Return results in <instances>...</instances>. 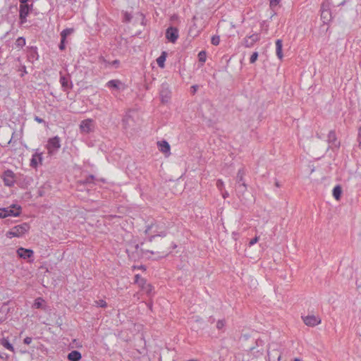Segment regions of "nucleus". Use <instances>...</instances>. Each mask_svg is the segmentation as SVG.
<instances>
[{
	"instance_id": "nucleus-1",
	"label": "nucleus",
	"mask_w": 361,
	"mask_h": 361,
	"mask_svg": "<svg viewBox=\"0 0 361 361\" xmlns=\"http://www.w3.org/2000/svg\"><path fill=\"white\" fill-rule=\"evenodd\" d=\"M30 226L27 223H23L13 227L10 231H8L6 235L7 238H13V237H20L26 232H27L30 229Z\"/></svg>"
},
{
	"instance_id": "nucleus-2",
	"label": "nucleus",
	"mask_w": 361,
	"mask_h": 361,
	"mask_svg": "<svg viewBox=\"0 0 361 361\" xmlns=\"http://www.w3.org/2000/svg\"><path fill=\"white\" fill-rule=\"evenodd\" d=\"M245 175V171L244 168H241L238 170L236 176V190L238 195L240 197L247 190V185L244 181V176Z\"/></svg>"
},
{
	"instance_id": "nucleus-3",
	"label": "nucleus",
	"mask_w": 361,
	"mask_h": 361,
	"mask_svg": "<svg viewBox=\"0 0 361 361\" xmlns=\"http://www.w3.org/2000/svg\"><path fill=\"white\" fill-rule=\"evenodd\" d=\"M21 207H16V204H12L11 207L0 208V218L4 219L7 216H18L20 214Z\"/></svg>"
},
{
	"instance_id": "nucleus-4",
	"label": "nucleus",
	"mask_w": 361,
	"mask_h": 361,
	"mask_svg": "<svg viewBox=\"0 0 361 361\" xmlns=\"http://www.w3.org/2000/svg\"><path fill=\"white\" fill-rule=\"evenodd\" d=\"M140 250L143 254L150 253V254H154V252L149 250H142L140 248V245L138 244H135V245L130 247L126 249V252L129 257V258L136 260L139 257L140 255L138 253V251Z\"/></svg>"
},
{
	"instance_id": "nucleus-5",
	"label": "nucleus",
	"mask_w": 361,
	"mask_h": 361,
	"mask_svg": "<svg viewBox=\"0 0 361 361\" xmlns=\"http://www.w3.org/2000/svg\"><path fill=\"white\" fill-rule=\"evenodd\" d=\"M32 9V4L29 5L27 3L20 4L19 18L20 23L24 24L27 21V16Z\"/></svg>"
},
{
	"instance_id": "nucleus-6",
	"label": "nucleus",
	"mask_w": 361,
	"mask_h": 361,
	"mask_svg": "<svg viewBox=\"0 0 361 361\" xmlns=\"http://www.w3.org/2000/svg\"><path fill=\"white\" fill-rule=\"evenodd\" d=\"M327 142L329 143V148L332 149L334 148L338 149L341 146V142L338 140L334 130H331L329 132L327 135Z\"/></svg>"
},
{
	"instance_id": "nucleus-7",
	"label": "nucleus",
	"mask_w": 361,
	"mask_h": 361,
	"mask_svg": "<svg viewBox=\"0 0 361 361\" xmlns=\"http://www.w3.org/2000/svg\"><path fill=\"white\" fill-rule=\"evenodd\" d=\"M61 140L59 136L49 138L47 145V148L49 154L58 150L61 147Z\"/></svg>"
},
{
	"instance_id": "nucleus-8",
	"label": "nucleus",
	"mask_w": 361,
	"mask_h": 361,
	"mask_svg": "<svg viewBox=\"0 0 361 361\" xmlns=\"http://www.w3.org/2000/svg\"><path fill=\"white\" fill-rule=\"evenodd\" d=\"M302 319L305 325L308 326H315L321 323V318L314 314L302 316Z\"/></svg>"
},
{
	"instance_id": "nucleus-9",
	"label": "nucleus",
	"mask_w": 361,
	"mask_h": 361,
	"mask_svg": "<svg viewBox=\"0 0 361 361\" xmlns=\"http://www.w3.org/2000/svg\"><path fill=\"white\" fill-rule=\"evenodd\" d=\"M2 178L4 185L8 187L13 186L16 182L15 173L11 170L9 169L4 172L2 175Z\"/></svg>"
},
{
	"instance_id": "nucleus-10",
	"label": "nucleus",
	"mask_w": 361,
	"mask_h": 361,
	"mask_svg": "<svg viewBox=\"0 0 361 361\" xmlns=\"http://www.w3.org/2000/svg\"><path fill=\"white\" fill-rule=\"evenodd\" d=\"M166 38L174 43L178 38V30L175 27H169L166 30Z\"/></svg>"
},
{
	"instance_id": "nucleus-11",
	"label": "nucleus",
	"mask_w": 361,
	"mask_h": 361,
	"mask_svg": "<svg viewBox=\"0 0 361 361\" xmlns=\"http://www.w3.org/2000/svg\"><path fill=\"white\" fill-rule=\"evenodd\" d=\"M42 154L43 153L39 152V149H36L35 153L32 155L30 160V166L37 168L39 164H42L43 159Z\"/></svg>"
},
{
	"instance_id": "nucleus-12",
	"label": "nucleus",
	"mask_w": 361,
	"mask_h": 361,
	"mask_svg": "<svg viewBox=\"0 0 361 361\" xmlns=\"http://www.w3.org/2000/svg\"><path fill=\"white\" fill-rule=\"evenodd\" d=\"M259 40V35L258 34H252V35L244 38L243 45L245 47L250 48Z\"/></svg>"
},
{
	"instance_id": "nucleus-13",
	"label": "nucleus",
	"mask_w": 361,
	"mask_h": 361,
	"mask_svg": "<svg viewBox=\"0 0 361 361\" xmlns=\"http://www.w3.org/2000/svg\"><path fill=\"white\" fill-rule=\"evenodd\" d=\"M93 120L87 118L82 121L80 124V129L82 133H89L92 130Z\"/></svg>"
},
{
	"instance_id": "nucleus-14",
	"label": "nucleus",
	"mask_w": 361,
	"mask_h": 361,
	"mask_svg": "<svg viewBox=\"0 0 361 361\" xmlns=\"http://www.w3.org/2000/svg\"><path fill=\"white\" fill-rule=\"evenodd\" d=\"M323 4L321 8V18L324 23H328L331 20V13L329 8H325Z\"/></svg>"
},
{
	"instance_id": "nucleus-15",
	"label": "nucleus",
	"mask_w": 361,
	"mask_h": 361,
	"mask_svg": "<svg viewBox=\"0 0 361 361\" xmlns=\"http://www.w3.org/2000/svg\"><path fill=\"white\" fill-rule=\"evenodd\" d=\"M17 254L19 256V257L23 258L24 259H29V258L33 257L34 252L32 250H30V249L19 247L17 250Z\"/></svg>"
},
{
	"instance_id": "nucleus-16",
	"label": "nucleus",
	"mask_w": 361,
	"mask_h": 361,
	"mask_svg": "<svg viewBox=\"0 0 361 361\" xmlns=\"http://www.w3.org/2000/svg\"><path fill=\"white\" fill-rule=\"evenodd\" d=\"M10 308L7 304H4L0 307V322H3L6 320Z\"/></svg>"
},
{
	"instance_id": "nucleus-17",
	"label": "nucleus",
	"mask_w": 361,
	"mask_h": 361,
	"mask_svg": "<svg viewBox=\"0 0 361 361\" xmlns=\"http://www.w3.org/2000/svg\"><path fill=\"white\" fill-rule=\"evenodd\" d=\"M123 83L119 80H111L106 82V86L111 89L119 90Z\"/></svg>"
},
{
	"instance_id": "nucleus-18",
	"label": "nucleus",
	"mask_w": 361,
	"mask_h": 361,
	"mask_svg": "<svg viewBox=\"0 0 361 361\" xmlns=\"http://www.w3.org/2000/svg\"><path fill=\"white\" fill-rule=\"evenodd\" d=\"M60 83L61 85V87L63 90V91H66L68 89L72 88V84H69V80L68 78H67L65 75H63L61 74L60 77Z\"/></svg>"
},
{
	"instance_id": "nucleus-19",
	"label": "nucleus",
	"mask_w": 361,
	"mask_h": 361,
	"mask_svg": "<svg viewBox=\"0 0 361 361\" xmlns=\"http://www.w3.org/2000/svg\"><path fill=\"white\" fill-rule=\"evenodd\" d=\"M67 357L70 361H80L82 356L79 351L72 350L70 353H68Z\"/></svg>"
},
{
	"instance_id": "nucleus-20",
	"label": "nucleus",
	"mask_w": 361,
	"mask_h": 361,
	"mask_svg": "<svg viewBox=\"0 0 361 361\" xmlns=\"http://www.w3.org/2000/svg\"><path fill=\"white\" fill-rule=\"evenodd\" d=\"M157 145L159 146V150L163 153H167L170 151V145L168 142L163 140L161 142H158Z\"/></svg>"
},
{
	"instance_id": "nucleus-21",
	"label": "nucleus",
	"mask_w": 361,
	"mask_h": 361,
	"mask_svg": "<svg viewBox=\"0 0 361 361\" xmlns=\"http://www.w3.org/2000/svg\"><path fill=\"white\" fill-rule=\"evenodd\" d=\"M282 47H283L282 40L280 39H277L276 41V53L279 59H282V58H283Z\"/></svg>"
},
{
	"instance_id": "nucleus-22",
	"label": "nucleus",
	"mask_w": 361,
	"mask_h": 361,
	"mask_svg": "<svg viewBox=\"0 0 361 361\" xmlns=\"http://www.w3.org/2000/svg\"><path fill=\"white\" fill-rule=\"evenodd\" d=\"M27 56L30 59H32L33 61L37 60L39 58V55L37 53V47H30V49L28 50Z\"/></svg>"
},
{
	"instance_id": "nucleus-23",
	"label": "nucleus",
	"mask_w": 361,
	"mask_h": 361,
	"mask_svg": "<svg viewBox=\"0 0 361 361\" xmlns=\"http://www.w3.org/2000/svg\"><path fill=\"white\" fill-rule=\"evenodd\" d=\"M167 56L166 51H162L161 55L157 59V63L159 66V67L163 68L165 66V61Z\"/></svg>"
},
{
	"instance_id": "nucleus-24",
	"label": "nucleus",
	"mask_w": 361,
	"mask_h": 361,
	"mask_svg": "<svg viewBox=\"0 0 361 361\" xmlns=\"http://www.w3.org/2000/svg\"><path fill=\"white\" fill-rule=\"evenodd\" d=\"M160 97H161V102L163 103H166L169 102V100L171 98V93L167 89L162 90L160 92Z\"/></svg>"
},
{
	"instance_id": "nucleus-25",
	"label": "nucleus",
	"mask_w": 361,
	"mask_h": 361,
	"mask_svg": "<svg viewBox=\"0 0 361 361\" xmlns=\"http://www.w3.org/2000/svg\"><path fill=\"white\" fill-rule=\"evenodd\" d=\"M135 283L137 284L142 289L145 288V285H147V281L145 279L142 278L140 274H136L135 276Z\"/></svg>"
},
{
	"instance_id": "nucleus-26",
	"label": "nucleus",
	"mask_w": 361,
	"mask_h": 361,
	"mask_svg": "<svg viewBox=\"0 0 361 361\" xmlns=\"http://www.w3.org/2000/svg\"><path fill=\"white\" fill-rule=\"evenodd\" d=\"M281 0H270L269 1V7L271 10L273 11L272 16L276 13L277 8L280 6V3Z\"/></svg>"
},
{
	"instance_id": "nucleus-27",
	"label": "nucleus",
	"mask_w": 361,
	"mask_h": 361,
	"mask_svg": "<svg viewBox=\"0 0 361 361\" xmlns=\"http://www.w3.org/2000/svg\"><path fill=\"white\" fill-rule=\"evenodd\" d=\"M332 194H333L334 197L336 200H339L341 199V194H342L341 187L339 185H337L336 186H335L333 189Z\"/></svg>"
},
{
	"instance_id": "nucleus-28",
	"label": "nucleus",
	"mask_w": 361,
	"mask_h": 361,
	"mask_svg": "<svg viewBox=\"0 0 361 361\" xmlns=\"http://www.w3.org/2000/svg\"><path fill=\"white\" fill-rule=\"evenodd\" d=\"M44 300L42 298H37L35 300L33 307L36 309L45 310V305H44Z\"/></svg>"
},
{
	"instance_id": "nucleus-29",
	"label": "nucleus",
	"mask_w": 361,
	"mask_h": 361,
	"mask_svg": "<svg viewBox=\"0 0 361 361\" xmlns=\"http://www.w3.org/2000/svg\"><path fill=\"white\" fill-rule=\"evenodd\" d=\"M74 30L73 28H66L61 31V38L66 40V37L71 35Z\"/></svg>"
},
{
	"instance_id": "nucleus-30",
	"label": "nucleus",
	"mask_w": 361,
	"mask_h": 361,
	"mask_svg": "<svg viewBox=\"0 0 361 361\" xmlns=\"http://www.w3.org/2000/svg\"><path fill=\"white\" fill-rule=\"evenodd\" d=\"M95 178L93 175L87 176L85 179L80 180V183L82 185L93 183Z\"/></svg>"
},
{
	"instance_id": "nucleus-31",
	"label": "nucleus",
	"mask_w": 361,
	"mask_h": 361,
	"mask_svg": "<svg viewBox=\"0 0 361 361\" xmlns=\"http://www.w3.org/2000/svg\"><path fill=\"white\" fill-rule=\"evenodd\" d=\"M69 346L71 348H79L82 346V340H72V342L69 343Z\"/></svg>"
},
{
	"instance_id": "nucleus-32",
	"label": "nucleus",
	"mask_w": 361,
	"mask_h": 361,
	"mask_svg": "<svg viewBox=\"0 0 361 361\" xmlns=\"http://www.w3.org/2000/svg\"><path fill=\"white\" fill-rule=\"evenodd\" d=\"M16 47L18 48H22L25 45V39L23 37H19L15 42Z\"/></svg>"
},
{
	"instance_id": "nucleus-33",
	"label": "nucleus",
	"mask_w": 361,
	"mask_h": 361,
	"mask_svg": "<svg viewBox=\"0 0 361 361\" xmlns=\"http://www.w3.org/2000/svg\"><path fill=\"white\" fill-rule=\"evenodd\" d=\"M123 21L125 22V23L130 22V20L133 18V16L130 13H128L127 11L123 12Z\"/></svg>"
},
{
	"instance_id": "nucleus-34",
	"label": "nucleus",
	"mask_w": 361,
	"mask_h": 361,
	"mask_svg": "<svg viewBox=\"0 0 361 361\" xmlns=\"http://www.w3.org/2000/svg\"><path fill=\"white\" fill-rule=\"evenodd\" d=\"M198 59L200 62L204 63L207 59V53L205 51H201L198 54Z\"/></svg>"
},
{
	"instance_id": "nucleus-35",
	"label": "nucleus",
	"mask_w": 361,
	"mask_h": 361,
	"mask_svg": "<svg viewBox=\"0 0 361 361\" xmlns=\"http://www.w3.org/2000/svg\"><path fill=\"white\" fill-rule=\"evenodd\" d=\"M1 343L7 349L13 351V347L12 344L8 342V340H1Z\"/></svg>"
},
{
	"instance_id": "nucleus-36",
	"label": "nucleus",
	"mask_w": 361,
	"mask_h": 361,
	"mask_svg": "<svg viewBox=\"0 0 361 361\" xmlns=\"http://www.w3.org/2000/svg\"><path fill=\"white\" fill-rule=\"evenodd\" d=\"M211 42L213 45L217 46L220 43V37L219 36H213L211 39Z\"/></svg>"
},
{
	"instance_id": "nucleus-37",
	"label": "nucleus",
	"mask_w": 361,
	"mask_h": 361,
	"mask_svg": "<svg viewBox=\"0 0 361 361\" xmlns=\"http://www.w3.org/2000/svg\"><path fill=\"white\" fill-rule=\"evenodd\" d=\"M94 302L97 307H106L107 306L106 302L104 300H96Z\"/></svg>"
},
{
	"instance_id": "nucleus-38",
	"label": "nucleus",
	"mask_w": 361,
	"mask_h": 361,
	"mask_svg": "<svg viewBox=\"0 0 361 361\" xmlns=\"http://www.w3.org/2000/svg\"><path fill=\"white\" fill-rule=\"evenodd\" d=\"M257 58H258V52L257 51L253 52L250 58V63H254L257 60Z\"/></svg>"
},
{
	"instance_id": "nucleus-39",
	"label": "nucleus",
	"mask_w": 361,
	"mask_h": 361,
	"mask_svg": "<svg viewBox=\"0 0 361 361\" xmlns=\"http://www.w3.org/2000/svg\"><path fill=\"white\" fill-rule=\"evenodd\" d=\"M357 141L358 142L359 148L361 149V126L358 128Z\"/></svg>"
},
{
	"instance_id": "nucleus-40",
	"label": "nucleus",
	"mask_w": 361,
	"mask_h": 361,
	"mask_svg": "<svg viewBox=\"0 0 361 361\" xmlns=\"http://www.w3.org/2000/svg\"><path fill=\"white\" fill-rule=\"evenodd\" d=\"M225 326V320H219L216 323V328L218 329H222Z\"/></svg>"
},
{
	"instance_id": "nucleus-41",
	"label": "nucleus",
	"mask_w": 361,
	"mask_h": 361,
	"mask_svg": "<svg viewBox=\"0 0 361 361\" xmlns=\"http://www.w3.org/2000/svg\"><path fill=\"white\" fill-rule=\"evenodd\" d=\"M166 232H161L160 234H159L158 235L159 236H162V237H164L166 236ZM157 235H151L149 238H148V241L149 242H152L153 240L154 239V238L157 236Z\"/></svg>"
},
{
	"instance_id": "nucleus-42",
	"label": "nucleus",
	"mask_w": 361,
	"mask_h": 361,
	"mask_svg": "<svg viewBox=\"0 0 361 361\" xmlns=\"http://www.w3.org/2000/svg\"><path fill=\"white\" fill-rule=\"evenodd\" d=\"M143 290H145L148 295H150L152 290V286L150 284L147 283V285H145V288Z\"/></svg>"
},
{
	"instance_id": "nucleus-43",
	"label": "nucleus",
	"mask_w": 361,
	"mask_h": 361,
	"mask_svg": "<svg viewBox=\"0 0 361 361\" xmlns=\"http://www.w3.org/2000/svg\"><path fill=\"white\" fill-rule=\"evenodd\" d=\"M60 50H64L66 49V40L61 38V42L59 45Z\"/></svg>"
},
{
	"instance_id": "nucleus-44",
	"label": "nucleus",
	"mask_w": 361,
	"mask_h": 361,
	"mask_svg": "<svg viewBox=\"0 0 361 361\" xmlns=\"http://www.w3.org/2000/svg\"><path fill=\"white\" fill-rule=\"evenodd\" d=\"M224 182L221 180V179H219L217 181H216V187L220 190H221L222 188H224Z\"/></svg>"
},
{
	"instance_id": "nucleus-45",
	"label": "nucleus",
	"mask_w": 361,
	"mask_h": 361,
	"mask_svg": "<svg viewBox=\"0 0 361 361\" xmlns=\"http://www.w3.org/2000/svg\"><path fill=\"white\" fill-rule=\"evenodd\" d=\"M258 240H259V237H257V236L255 237L250 241L249 245L252 246V245H255V243H257L258 242Z\"/></svg>"
},
{
	"instance_id": "nucleus-46",
	"label": "nucleus",
	"mask_w": 361,
	"mask_h": 361,
	"mask_svg": "<svg viewBox=\"0 0 361 361\" xmlns=\"http://www.w3.org/2000/svg\"><path fill=\"white\" fill-rule=\"evenodd\" d=\"M157 252L159 254H161V255L159 256V257H164L168 255L169 251L168 250H162V251H158Z\"/></svg>"
},
{
	"instance_id": "nucleus-47",
	"label": "nucleus",
	"mask_w": 361,
	"mask_h": 361,
	"mask_svg": "<svg viewBox=\"0 0 361 361\" xmlns=\"http://www.w3.org/2000/svg\"><path fill=\"white\" fill-rule=\"evenodd\" d=\"M109 64H111V66H115L116 68H118L119 64H120V61L117 59L113 61L111 63H109Z\"/></svg>"
},
{
	"instance_id": "nucleus-48",
	"label": "nucleus",
	"mask_w": 361,
	"mask_h": 361,
	"mask_svg": "<svg viewBox=\"0 0 361 361\" xmlns=\"http://www.w3.org/2000/svg\"><path fill=\"white\" fill-rule=\"evenodd\" d=\"M130 117L128 116H125L123 120H122V122H123V124L126 126L128 123V121L130 120Z\"/></svg>"
},
{
	"instance_id": "nucleus-49",
	"label": "nucleus",
	"mask_w": 361,
	"mask_h": 361,
	"mask_svg": "<svg viewBox=\"0 0 361 361\" xmlns=\"http://www.w3.org/2000/svg\"><path fill=\"white\" fill-rule=\"evenodd\" d=\"M35 121H37V123H44V119L38 117V116H35Z\"/></svg>"
},
{
	"instance_id": "nucleus-50",
	"label": "nucleus",
	"mask_w": 361,
	"mask_h": 361,
	"mask_svg": "<svg viewBox=\"0 0 361 361\" xmlns=\"http://www.w3.org/2000/svg\"><path fill=\"white\" fill-rule=\"evenodd\" d=\"M152 224H151V225H148V226L146 227V229H145V234H147V233L149 232V231L152 229Z\"/></svg>"
},
{
	"instance_id": "nucleus-51",
	"label": "nucleus",
	"mask_w": 361,
	"mask_h": 361,
	"mask_svg": "<svg viewBox=\"0 0 361 361\" xmlns=\"http://www.w3.org/2000/svg\"><path fill=\"white\" fill-rule=\"evenodd\" d=\"M331 4L334 5V0H331ZM344 4H345V0H341V2L337 4V6L343 5Z\"/></svg>"
},
{
	"instance_id": "nucleus-52",
	"label": "nucleus",
	"mask_w": 361,
	"mask_h": 361,
	"mask_svg": "<svg viewBox=\"0 0 361 361\" xmlns=\"http://www.w3.org/2000/svg\"><path fill=\"white\" fill-rule=\"evenodd\" d=\"M7 360V356H4L0 354V361H6Z\"/></svg>"
},
{
	"instance_id": "nucleus-53",
	"label": "nucleus",
	"mask_w": 361,
	"mask_h": 361,
	"mask_svg": "<svg viewBox=\"0 0 361 361\" xmlns=\"http://www.w3.org/2000/svg\"><path fill=\"white\" fill-rule=\"evenodd\" d=\"M228 195H228V192H226H226H224L222 194V196H223L224 199H226V197H228Z\"/></svg>"
},
{
	"instance_id": "nucleus-54",
	"label": "nucleus",
	"mask_w": 361,
	"mask_h": 361,
	"mask_svg": "<svg viewBox=\"0 0 361 361\" xmlns=\"http://www.w3.org/2000/svg\"><path fill=\"white\" fill-rule=\"evenodd\" d=\"M31 341H32V340H27V339L23 340L24 343H25L27 345L30 344L31 343Z\"/></svg>"
},
{
	"instance_id": "nucleus-55",
	"label": "nucleus",
	"mask_w": 361,
	"mask_h": 361,
	"mask_svg": "<svg viewBox=\"0 0 361 361\" xmlns=\"http://www.w3.org/2000/svg\"><path fill=\"white\" fill-rule=\"evenodd\" d=\"M274 184L278 188L281 187V185H280L279 182L277 180H275Z\"/></svg>"
},
{
	"instance_id": "nucleus-56",
	"label": "nucleus",
	"mask_w": 361,
	"mask_h": 361,
	"mask_svg": "<svg viewBox=\"0 0 361 361\" xmlns=\"http://www.w3.org/2000/svg\"><path fill=\"white\" fill-rule=\"evenodd\" d=\"M20 4H25L27 3L28 0H19Z\"/></svg>"
},
{
	"instance_id": "nucleus-57",
	"label": "nucleus",
	"mask_w": 361,
	"mask_h": 361,
	"mask_svg": "<svg viewBox=\"0 0 361 361\" xmlns=\"http://www.w3.org/2000/svg\"><path fill=\"white\" fill-rule=\"evenodd\" d=\"M281 359V354H279L278 357H277V360L278 361H280Z\"/></svg>"
},
{
	"instance_id": "nucleus-58",
	"label": "nucleus",
	"mask_w": 361,
	"mask_h": 361,
	"mask_svg": "<svg viewBox=\"0 0 361 361\" xmlns=\"http://www.w3.org/2000/svg\"><path fill=\"white\" fill-rule=\"evenodd\" d=\"M23 72H24V73H27V71H26V68L25 66H23Z\"/></svg>"
},
{
	"instance_id": "nucleus-59",
	"label": "nucleus",
	"mask_w": 361,
	"mask_h": 361,
	"mask_svg": "<svg viewBox=\"0 0 361 361\" xmlns=\"http://www.w3.org/2000/svg\"><path fill=\"white\" fill-rule=\"evenodd\" d=\"M188 361H199L198 360H195V359H191V360H188Z\"/></svg>"
},
{
	"instance_id": "nucleus-60",
	"label": "nucleus",
	"mask_w": 361,
	"mask_h": 361,
	"mask_svg": "<svg viewBox=\"0 0 361 361\" xmlns=\"http://www.w3.org/2000/svg\"><path fill=\"white\" fill-rule=\"evenodd\" d=\"M192 87L193 88L194 92H195L196 91V86H192Z\"/></svg>"
},
{
	"instance_id": "nucleus-61",
	"label": "nucleus",
	"mask_w": 361,
	"mask_h": 361,
	"mask_svg": "<svg viewBox=\"0 0 361 361\" xmlns=\"http://www.w3.org/2000/svg\"><path fill=\"white\" fill-rule=\"evenodd\" d=\"M294 361H300V360L299 358H295Z\"/></svg>"
},
{
	"instance_id": "nucleus-62",
	"label": "nucleus",
	"mask_w": 361,
	"mask_h": 361,
	"mask_svg": "<svg viewBox=\"0 0 361 361\" xmlns=\"http://www.w3.org/2000/svg\"><path fill=\"white\" fill-rule=\"evenodd\" d=\"M267 355H268V356L270 357L271 355H270V353H269V350H267Z\"/></svg>"
},
{
	"instance_id": "nucleus-63",
	"label": "nucleus",
	"mask_w": 361,
	"mask_h": 361,
	"mask_svg": "<svg viewBox=\"0 0 361 361\" xmlns=\"http://www.w3.org/2000/svg\"><path fill=\"white\" fill-rule=\"evenodd\" d=\"M13 137L9 140L8 143H10L12 140Z\"/></svg>"
},
{
	"instance_id": "nucleus-64",
	"label": "nucleus",
	"mask_w": 361,
	"mask_h": 361,
	"mask_svg": "<svg viewBox=\"0 0 361 361\" xmlns=\"http://www.w3.org/2000/svg\"><path fill=\"white\" fill-rule=\"evenodd\" d=\"M274 353L278 354V351H274Z\"/></svg>"
}]
</instances>
